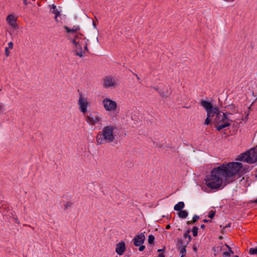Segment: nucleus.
<instances>
[{"instance_id": "f257e3e1", "label": "nucleus", "mask_w": 257, "mask_h": 257, "mask_svg": "<svg viewBox=\"0 0 257 257\" xmlns=\"http://www.w3.org/2000/svg\"><path fill=\"white\" fill-rule=\"evenodd\" d=\"M244 171L242 164L232 162L223 164L222 165L214 168L210 174L206 176L205 179L206 185L212 189H218L223 184H227L234 180V177Z\"/></svg>"}, {"instance_id": "f03ea898", "label": "nucleus", "mask_w": 257, "mask_h": 257, "mask_svg": "<svg viewBox=\"0 0 257 257\" xmlns=\"http://www.w3.org/2000/svg\"><path fill=\"white\" fill-rule=\"evenodd\" d=\"M64 29L69 34L68 37L73 44V51L79 57H83L86 52L88 51V40L78 31L80 27L78 26L70 28L65 26Z\"/></svg>"}, {"instance_id": "7ed1b4c3", "label": "nucleus", "mask_w": 257, "mask_h": 257, "mask_svg": "<svg viewBox=\"0 0 257 257\" xmlns=\"http://www.w3.org/2000/svg\"><path fill=\"white\" fill-rule=\"evenodd\" d=\"M117 130V127L111 124L104 126L96 136L97 145H102L106 143L113 142L115 140V133Z\"/></svg>"}, {"instance_id": "20e7f679", "label": "nucleus", "mask_w": 257, "mask_h": 257, "mask_svg": "<svg viewBox=\"0 0 257 257\" xmlns=\"http://www.w3.org/2000/svg\"><path fill=\"white\" fill-rule=\"evenodd\" d=\"M214 123L218 131L230 125V120L226 113H216Z\"/></svg>"}, {"instance_id": "39448f33", "label": "nucleus", "mask_w": 257, "mask_h": 257, "mask_svg": "<svg viewBox=\"0 0 257 257\" xmlns=\"http://www.w3.org/2000/svg\"><path fill=\"white\" fill-rule=\"evenodd\" d=\"M237 160L246 162L249 163H253L257 161V148H252L245 153L238 156Z\"/></svg>"}, {"instance_id": "423d86ee", "label": "nucleus", "mask_w": 257, "mask_h": 257, "mask_svg": "<svg viewBox=\"0 0 257 257\" xmlns=\"http://www.w3.org/2000/svg\"><path fill=\"white\" fill-rule=\"evenodd\" d=\"M200 104L207 112H219L220 111L219 107L215 104L212 99L206 98L202 99L200 101Z\"/></svg>"}, {"instance_id": "0eeeda50", "label": "nucleus", "mask_w": 257, "mask_h": 257, "mask_svg": "<svg viewBox=\"0 0 257 257\" xmlns=\"http://www.w3.org/2000/svg\"><path fill=\"white\" fill-rule=\"evenodd\" d=\"M102 104L106 111H119L116 102L109 98H105L103 99Z\"/></svg>"}, {"instance_id": "6e6552de", "label": "nucleus", "mask_w": 257, "mask_h": 257, "mask_svg": "<svg viewBox=\"0 0 257 257\" xmlns=\"http://www.w3.org/2000/svg\"><path fill=\"white\" fill-rule=\"evenodd\" d=\"M102 85L105 88L114 89L118 86V80L113 77L107 76L103 79Z\"/></svg>"}, {"instance_id": "1a4fd4ad", "label": "nucleus", "mask_w": 257, "mask_h": 257, "mask_svg": "<svg viewBox=\"0 0 257 257\" xmlns=\"http://www.w3.org/2000/svg\"><path fill=\"white\" fill-rule=\"evenodd\" d=\"M78 104L81 112H86L87 111V108L89 104L88 98L82 94H79Z\"/></svg>"}, {"instance_id": "9d476101", "label": "nucleus", "mask_w": 257, "mask_h": 257, "mask_svg": "<svg viewBox=\"0 0 257 257\" xmlns=\"http://www.w3.org/2000/svg\"><path fill=\"white\" fill-rule=\"evenodd\" d=\"M87 122L91 125L99 123L101 121V118L97 113H89L86 116Z\"/></svg>"}, {"instance_id": "9b49d317", "label": "nucleus", "mask_w": 257, "mask_h": 257, "mask_svg": "<svg viewBox=\"0 0 257 257\" xmlns=\"http://www.w3.org/2000/svg\"><path fill=\"white\" fill-rule=\"evenodd\" d=\"M145 236L144 234L141 233L137 234L133 239L134 245L136 246H139L144 243L145 240Z\"/></svg>"}, {"instance_id": "f8f14e48", "label": "nucleus", "mask_w": 257, "mask_h": 257, "mask_svg": "<svg viewBox=\"0 0 257 257\" xmlns=\"http://www.w3.org/2000/svg\"><path fill=\"white\" fill-rule=\"evenodd\" d=\"M17 17L14 15H9L6 19V21L9 26L14 29L17 28L18 24L17 23Z\"/></svg>"}, {"instance_id": "ddd939ff", "label": "nucleus", "mask_w": 257, "mask_h": 257, "mask_svg": "<svg viewBox=\"0 0 257 257\" xmlns=\"http://www.w3.org/2000/svg\"><path fill=\"white\" fill-rule=\"evenodd\" d=\"M125 250V244L124 241H121L116 245L115 251L119 255L123 254Z\"/></svg>"}, {"instance_id": "4468645a", "label": "nucleus", "mask_w": 257, "mask_h": 257, "mask_svg": "<svg viewBox=\"0 0 257 257\" xmlns=\"http://www.w3.org/2000/svg\"><path fill=\"white\" fill-rule=\"evenodd\" d=\"M51 12L55 15V19L56 21H59L58 17L60 16V12L56 9V7L55 5H52L50 6Z\"/></svg>"}, {"instance_id": "2eb2a0df", "label": "nucleus", "mask_w": 257, "mask_h": 257, "mask_svg": "<svg viewBox=\"0 0 257 257\" xmlns=\"http://www.w3.org/2000/svg\"><path fill=\"white\" fill-rule=\"evenodd\" d=\"M226 111L227 112L229 111H238V108L234 104H230L226 107Z\"/></svg>"}, {"instance_id": "dca6fc26", "label": "nucleus", "mask_w": 257, "mask_h": 257, "mask_svg": "<svg viewBox=\"0 0 257 257\" xmlns=\"http://www.w3.org/2000/svg\"><path fill=\"white\" fill-rule=\"evenodd\" d=\"M184 205L183 202H179L174 206V209L176 211H181L184 207Z\"/></svg>"}, {"instance_id": "f3484780", "label": "nucleus", "mask_w": 257, "mask_h": 257, "mask_svg": "<svg viewBox=\"0 0 257 257\" xmlns=\"http://www.w3.org/2000/svg\"><path fill=\"white\" fill-rule=\"evenodd\" d=\"M188 213L186 210H181L178 213L179 217L182 218H186L188 216Z\"/></svg>"}, {"instance_id": "a211bd4d", "label": "nucleus", "mask_w": 257, "mask_h": 257, "mask_svg": "<svg viewBox=\"0 0 257 257\" xmlns=\"http://www.w3.org/2000/svg\"><path fill=\"white\" fill-rule=\"evenodd\" d=\"M72 205H73V202L70 201H67V202H65L63 204L64 209L65 210H67L68 209H70L71 208Z\"/></svg>"}, {"instance_id": "6ab92c4d", "label": "nucleus", "mask_w": 257, "mask_h": 257, "mask_svg": "<svg viewBox=\"0 0 257 257\" xmlns=\"http://www.w3.org/2000/svg\"><path fill=\"white\" fill-rule=\"evenodd\" d=\"M213 114L214 113H207V117L205 120L206 125L209 124L212 121V119L210 117L213 116Z\"/></svg>"}, {"instance_id": "aec40b11", "label": "nucleus", "mask_w": 257, "mask_h": 257, "mask_svg": "<svg viewBox=\"0 0 257 257\" xmlns=\"http://www.w3.org/2000/svg\"><path fill=\"white\" fill-rule=\"evenodd\" d=\"M226 246L228 248V251H225L223 253V255L224 256H227L230 255V253H233V251H232L231 247L228 245H226Z\"/></svg>"}, {"instance_id": "412c9836", "label": "nucleus", "mask_w": 257, "mask_h": 257, "mask_svg": "<svg viewBox=\"0 0 257 257\" xmlns=\"http://www.w3.org/2000/svg\"><path fill=\"white\" fill-rule=\"evenodd\" d=\"M179 250H180V253L181 254V257H183L185 255L186 251L185 247L182 246L179 248Z\"/></svg>"}, {"instance_id": "4be33fe9", "label": "nucleus", "mask_w": 257, "mask_h": 257, "mask_svg": "<svg viewBox=\"0 0 257 257\" xmlns=\"http://www.w3.org/2000/svg\"><path fill=\"white\" fill-rule=\"evenodd\" d=\"M249 253L251 255H257V248H251L249 250Z\"/></svg>"}, {"instance_id": "5701e85b", "label": "nucleus", "mask_w": 257, "mask_h": 257, "mask_svg": "<svg viewBox=\"0 0 257 257\" xmlns=\"http://www.w3.org/2000/svg\"><path fill=\"white\" fill-rule=\"evenodd\" d=\"M198 228L196 226H194L192 228V231L193 233V235L195 237L197 236L198 235Z\"/></svg>"}, {"instance_id": "b1692460", "label": "nucleus", "mask_w": 257, "mask_h": 257, "mask_svg": "<svg viewBox=\"0 0 257 257\" xmlns=\"http://www.w3.org/2000/svg\"><path fill=\"white\" fill-rule=\"evenodd\" d=\"M190 232V230H187L184 234V238H188V240L189 241H190L191 240V237L189 235Z\"/></svg>"}, {"instance_id": "393cba45", "label": "nucleus", "mask_w": 257, "mask_h": 257, "mask_svg": "<svg viewBox=\"0 0 257 257\" xmlns=\"http://www.w3.org/2000/svg\"><path fill=\"white\" fill-rule=\"evenodd\" d=\"M161 95L164 98H166L168 97L170 94V92L168 91H167L166 93L164 92L163 91H160L159 92Z\"/></svg>"}, {"instance_id": "a878e982", "label": "nucleus", "mask_w": 257, "mask_h": 257, "mask_svg": "<svg viewBox=\"0 0 257 257\" xmlns=\"http://www.w3.org/2000/svg\"><path fill=\"white\" fill-rule=\"evenodd\" d=\"M11 28V30H10V34L11 35H14L15 34V32L16 31H17L19 27V26L17 25V28H13V27H10Z\"/></svg>"}, {"instance_id": "bb28decb", "label": "nucleus", "mask_w": 257, "mask_h": 257, "mask_svg": "<svg viewBox=\"0 0 257 257\" xmlns=\"http://www.w3.org/2000/svg\"><path fill=\"white\" fill-rule=\"evenodd\" d=\"M155 240V237L153 235H150L148 237V242L150 244H152Z\"/></svg>"}, {"instance_id": "cd10ccee", "label": "nucleus", "mask_w": 257, "mask_h": 257, "mask_svg": "<svg viewBox=\"0 0 257 257\" xmlns=\"http://www.w3.org/2000/svg\"><path fill=\"white\" fill-rule=\"evenodd\" d=\"M198 219H199V216L197 215H195L193 217L192 221H188V223H194L196 221H197Z\"/></svg>"}, {"instance_id": "c85d7f7f", "label": "nucleus", "mask_w": 257, "mask_h": 257, "mask_svg": "<svg viewBox=\"0 0 257 257\" xmlns=\"http://www.w3.org/2000/svg\"><path fill=\"white\" fill-rule=\"evenodd\" d=\"M214 215H215V212L211 210L209 213L208 217H210V218H212L214 217Z\"/></svg>"}, {"instance_id": "c756f323", "label": "nucleus", "mask_w": 257, "mask_h": 257, "mask_svg": "<svg viewBox=\"0 0 257 257\" xmlns=\"http://www.w3.org/2000/svg\"><path fill=\"white\" fill-rule=\"evenodd\" d=\"M9 49L7 47L5 48V55L7 57H8L10 55V51Z\"/></svg>"}, {"instance_id": "7c9ffc66", "label": "nucleus", "mask_w": 257, "mask_h": 257, "mask_svg": "<svg viewBox=\"0 0 257 257\" xmlns=\"http://www.w3.org/2000/svg\"><path fill=\"white\" fill-rule=\"evenodd\" d=\"M10 49H12L13 48V43L12 42H10L8 43V47Z\"/></svg>"}, {"instance_id": "2f4dec72", "label": "nucleus", "mask_w": 257, "mask_h": 257, "mask_svg": "<svg viewBox=\"0 0 257 257\" xmlns=\"http://www.w3.org/2000/svg\"><path fill=\"white\" fill-rule=\"evenodd\" d=\"M5 111L4 105L3 104L0 103V111Z\"/></svg>"}, {"instance_id": "473e14b6", "label": "nucleus", "mask_w": 257, "mask_h": 257, "mask_svg": "<svg viewBox=\"0 0 257 257\" xmlns=\"http://www.w3.org/2000/svg\"><path fill=\"white\" fill-rule=\"evenodd\" d=\"M145 248V246L144 245H140V247L139 248V250L140 251H142L143 250H144Z\"/></svg>"}, {"instance_id": "72a5a7b5", "label": "nucleus", "mask_w": 257, "mask_h": 257, "mask_svg": "<svg viewBox=\"0 0 257 257\" xmlns=\"http://www.w3.org/2000/svg\"><path fill=\"white\" fill-rule=\"evenodd\" d=\"M200 227L201 228H204L205 227V225L204 224H202L201 226H200Z\"/></svg>"}, {"instance_id": "f704fd0d", "label": "nucleus", "mask_w": 257, "mask_h": 257, "mask_svg": "<svg viewBox=\"0 0 257 257\" xmlns=\"http://www.w3.org/2000/svg\"><path fill=\"white\" fill-rule=\"evenodd\" d=\"M170 228V225H167V226H166V229H169Z\"/></svg>"}, {"instance_id": "c9c22d12", "label": "nucleus", "mask_w": 257, "mask_h": 257, "mask_svg": "<svg viewBox=\"0 0 257 257\" xmlns=\"http://www.w3.org/2000/svg\"><path fill=\"white\" fill-rule=\"evenodd\" d=\"M160 257H165V255L163 254H160Z\"/></svg>"}, {"instance_id": "e433bc0d", "label": "nucleus", "mask_w": 257, "mask_h": 257, "mask_svg": "<svg viewBox=\"0 0 257 257\" xmlns=\"http://www.w3.org/2000/svg\"><path fill=\"white\" fill-rule=\"evenodd\" d=\"M25 4L26 5L27 4V0H23Z\"/></svg>"}, {"instance_id": "4c0bfd02", "label": "nucleus", "mask_w": 257, "mask_h": 257, "mask_svg": "<svg viewBox=\"0 0 257 257\" xmlns=\"http://www.w3.org/2000/svg\"><path fill=\"white\" fill-rule=\"evenodd\" d=\"M208 221V220H206V219H204L203 220V222H207Z\"/></svg>"}, {"instance_id": "58836bf2", "label": "nucleus", "mask_w": 257, "mask_h": 257, "mask_svg": "<svg viewBox=\"0 0 257 257\" xmlns=\"http://www.w3.org/2000/svg\"><path fill=\"white\" fill-rule=\"evenodd\" d=\"M162 250H163V249H158V252H160V251H162Z\"/></svg>"}, {"instance_id": "ea45409f", "label": "nucleus", "mask_w": 257, "mask_h": 257, "mask_svg": "<svg viewBox=\"0 0 257 257\" xmlns=\"http://www.w3.org/2000/svg\"><path fill=\"white\" fill-rule=\"evenodd\" d=\"M229 226H230V225H229V224H228L227 225H226V226H225V227H229Z\"/></svg>"}, {"instance_id": "a19ab883", "label": "nucleus", "mask_w": 257, "mask_h": 257, "mask_svg": "<svg viewBox=\"0 0 257 257\" xmlns=\"http://www.w3.org/2000/svg\"><path fill=\"white\" fill-rule=\"evenodd\" d=\"M254 202L257 203V199L254 201Z\"/></svg>"}, {"instance_id": "79ce46f5", "label": "nucleus", "mask_w": 257, "mask_h": 257, "mask_svg": "<svg viewBox=\"0 0 257 257\" xmlns=\"http://www.w3.org/2000/svg\"><path fill=\"white\" fill-rule=\"evenodd\" d=\"M234 257H238L237 255H235Z\"/></svg>"}, {"instance_id": "37998d69", "label": "nucleus", "mask_w": 257, "mask_h": 257, "mask_svg": "<svg viewBox=\"0 0 257 257\" xmlns=\"http://www.w3.org/2000/svg\"><path fill=\"white\" fill-rule=\"evenodd\" d=\"M256 148H257V147Z\"/></svg>"}]
</instances>
